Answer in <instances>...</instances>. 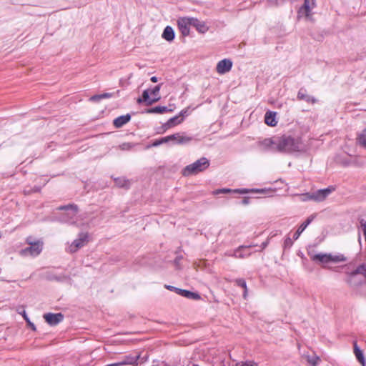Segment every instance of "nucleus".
I'll use <instances>...</instances> for the list:
<instances>
[{
  "label": "nucleus",
  "instance_id": "obj_1",
  "mask_svg": "<svg viewBox=\"0 0 366 366\" xmlns=\"http://www.w3.org/2000/svg\"><path fill=\"white\" fill-rule=\"evenodd\" d=\"M277 149L278 152H305L307 147L303 144L301 139L294 138L290 136H282L277 137Z\"/></svg>",
  "mask_w": 366,
  "mask_h": 366
},
{
  "label": "nucleus",
  "instance_id": "obj_2",
  "mask_svg": "<svg viewBox=\"0 0 366 366\" xmlns=\"http://www.w3.org/2000/svg\"><path fill=\"white\" fill-rule=\"evenodd\" d=\"M209 166V162L206 157H202L192 164L187 165L182 171L184 176L195 175L204 171Z\"/></svg>",
  "mask_w": 366,
  "mask_h": 366
},
{
  "label": "nucleus",
  "instance_id": "obj_3",
  "mask_svg": "<svg viewBox=\"0 0 366 366\" xmlns=\"http://www.w3.org/2000/svg\"><path fill=\"white\" fill-rule=\"evenodd\" d=\"M311 258L313 261H316L321 264L324 267L330 263H338L345 262L346 260L345 256L341 254H332L327 253H319L313 255Z\"/></svg>",
  "mask_w": 366,
  "mask_h": 366
},
{
  "label": "nucleus",
  "instance_id": "obj_4",
  "mask_svg": "<svg viewBox=\"0 0 366 366\" xmlns=\"http://www.w3.org/2000/svg\"><path fill=\"white\" fill-rule=\"evenodd\" d=\"M29 247L19 251V254L22 257H34L38 256L42 251L43 242L41 240L32 241L31 237L26 239Z\"/></svg>",
  "mask_w": 366,
  "mask_h": 366
},
{
  "label": "nucleus",
  "instance_id": "obj_5",
  "mask_svg": "<svg viewBox=\"0 0 366 366\" xmlns=\"http://www.w3.org/2000/svg\"><path fill=\"white\" fill-rule=\"evenodd\" d=\"M59 209L64 210V212L62 214V217L60 219L61 222L70 224H76L79 226L81 225L80 224H77V207L76 205L69 204L67 206L61 207Z\"/></svg>",
  "mask_w": 366,
  "mask_h": 366
},
{
  "label": "nucleus",
  "instance_id": "obj_6",
  "mask_svg": "<svg viewBox=\"0 0 366 366\" xmlns=\"http://www.w3.org/2000/svg\"><path fill=\"white\" fill-rule=\"evenodd\" d=\"M89 242V235L87 233L81 232L78 237L75 239L67 247V251L70 253H74L80 248L83 247Z\"/></svg>",
  "mask_w": 366,
  "mask_h": 366
},
{
  "label": "nucleus",
  "instance_id": "obj_7",
  "mask_svg": "<svg viewBox=\"0 0 366 366\" xmlns=\"http://www.w3.org/2000/svg\"><path fill=\"white\" fill-rule=\"evenodd\" d=\"M315 0H305L304 4L298 10V17L309 19L312 16V11L315 7Z\"/></svg>",
  "mask_w": 366,
  "mask_h": 366
},
{
  "label": "nucleus",
  "instance_id": "obj_8",
  "mask_svg": "<svg viewBox=\"0 0 366 366\" xmlns=\"http://www.w3.org/2000/svg\"><path fill=\"white\" fill-rule=\"evenodd\" d=\"M334 190L335 188L332 187L319 189L312 192V195L310 196V198L312 199V201L320 202L324 201Z\"/></svg>",
  "mask_w": 366,
  "mask_h": 366
},
{
  "label": "nucleus",
  "instance_id": "obj_9",
  "mask_svg": "<svg viewBox=\"0 0 366 366\" xmlns=\"http://www.w3.org/2000/svg\"><path fill=\"white\" fill-rule=\"evenodd\" d=\"M177 25L184 36H188L192 26V17H181L177 20Z\"/></svg>",
  "mask_w": 366,
  "mask_h": 366
},
{
  "label": "nucleus",
  "instance_id": "obj_10",
  "mask_svg": "<svg viewBox=\"0 0 366 366\" xmlns=\"http://www.w3.org/2000/svg\"><path fill=\"white\" fill-rule=\"evenodd\" d=\"M160 98L159 93H143L142 97L138 98L137 102L150 105L157 102Z\"/></svg>",
  "mask_w": 366,
  "mask_h": 366
},
{
  "label": "nucleus",
  "instance_id": "obj_11",
  "mask_svg": "<svg viewBox=\"0 0 366 366\" xmlns=\"http://www.w3.org/2000/svg\"><path fill=\"white\" fill-rule=\"evenodd\" d=\"M232 61L229 59H224L219 61L216 66L217 72L219 74H224L229 72L232 67Z\"/></svg>",
  "mask_w": 366,
  "mask_h": 366
},
{
  "label": "nucleus",
  "instance_id": "obj_12",
  "mask_svg": "<svg viewBox=\"0 0 366 366\" xmlns=\"http://www.w3.org/2000/svg\"><path fill=\"white\" fill-rule=\"evenodd\" d=\"M44 318L49 325L54 326L63 320L64 316L61 313H47L44 315Z\"/></svg>",
  "mask_w": 366,
  "mask_h": 366
},
{
  "label": "nucleus",
  "instance_id": "obj_13",
  "mask_svg": "<svg viewBox=\"0 0 366 366\" xmlns=\"http://www.w3.org/2000/svg\"><path fill=\"white\" fill-rule=\"evenodd\" d=\"M187 110H182L178 116H175L172 118H170L164 126L167 128H171L180 124L183 121L184 117L187 115Z\"/></svg>",
  "mask_w": 366,
  "mask_h": 366
},
{
  "label": "nucleus",
  "instance_id": "obj_14",
  "mask_svg": "<svg viewBox=\"0 0 366 366\" xmlns=\"http://www.w3.org/2000/svg\"><path fill=\"white\" fill-rule=\"evenodd\" d=\"M277 137L267 138L260 142L262 149L277 151Z\"/></svg>",
  "mask_w": 366,
  "mask_h": 366
},
{
  "label": "nucleus",
  "instance_id": "obj_15",
  "mask_svg": "<svg viewBox=\"0 0 366 366\" xmlns=\"http://www.w3.org/2000/svg\"><path fill=\"white\" fill-rule=\"evenodd\" d=\"M167 139L169 141H176L179 144H187L192 141V137L183 136L179 133L167 136Z\"/></svg>",
  "mask_w": 366,
  "mask_h": 366
},
{
  "label": "nucleus",
  "instance_id": "obj_16",
  "mask_svg": "<svg viewBox=\"0 0 366 366\" xmlns=\"http://www.w3.org/2000/svg\"><path fill=\"white\" fill-rule=\"evenodd\" d=\"M131 119V116L127 114L122 115L114 119L113 123L116 128H120L129 122Z\"/></svg>",
  "mask_w": 366,
  "mask_h": 366
},
{
  "label": "nucleus",
  "instance_id": "obj_17",
  "mask_svg": "<svg viewBox=\"0 0 366 366\" xmlns=\"http://www.w3.org/2000/svg\"><path fill=\"white\" fill-rule=\"evenodd\" d=\"M177 293L188 299L199 300L201 298L198 293L192 292L186 290L177 289Z\"/></svg>",
  "mask_w": 366,
  "mask_h": 366
},
{
  "label": "nucleus",
  "instance_id": "obj_18",
  "mask_svg": "<svg viewBox=\"0 0 366 366\" xmlns=\"http://www.w3.org/2000/svg\"><path fill=\"white\" fill-rule=\"evenodd\" d=\"M192 26L195 27L200 33H205L208 30V27L204 21L195 18H192Z\"/></svg>",
  "mask_w": 366,
  "mask_h": 366
},
{
  "label": "nucleus",
  "instance_id": "obj_19",
  "mask_svg": "<svg viewBox=\"0 0 366 366\" xmlns=\"http://www.w3.org/2000/svg\"><path fill=\"white\" fill-rule=\"evenodd\" d=\"M265 124L270 127H274L277 124L276 120V113L273 112H267L264 115Z\"/></svg>",
  "mask_w": 366,
  "mask_h": 366
},
{
  "label": "nucleus",
  "instance_id": "obj_20",
  "mask_svg": "<svg viewBox=\"0 0 366 366\" xmlns=\"http://www.w3.org/2000/svg\"><path fill=\"white\" fill-rule=\"evenodd\" d=\"M272 191L273 190L272 189H235L233 192L235 193H239V194H247L249 192L266 194L269 192H272Z\"/></svg>",
  "mask_w": 366,
  "mask_h": 366
},
{
  "label": "nucleus",
  "instance_id": "obj_21",
  "mask_svg": "<svg viewBox=\"0 0 366 366\" xmlns=\"http://www.w3.org/2000/svg\"><path fill=\"white\" fill-rule=\"evenodd\" d=\"M314 219V217L313 216H310V217L307 218V219L304 222L300 227L299 228L297 229V232L295 233L294 236H293V238L294 239H297L299 238V237L300 236V234L303 232V231L307 228V227L312 222V221Z\"/></svg>",
  "mask_w": 366,
  "mask_h": 366
},
{
  "label": "nucleus",
  "instance_id": "obj_22",
  "mask_svg": "<svg viewBox=\"0 0 366 366\" xmlns=\"http://www.w3.org/2000/svg\"><path fill=\"white\" fill-rule=\"evenodd\" d=\"M175 36L174 29L170 26H167L162 34V37L167 41H172Z\"/></svg>",
  "mask_w": 366,
  "mask_h": 366
},
{
  "label": "nucleus",
  "instance_id": "obj_23",
  "mask_svg": "<svg viewBox=\"0 0 366 366\" xmlns=\"http://www.w3.org/2000/svg\"><path fill=\"white\" fill-rule=\"evenodd\" d=\"M354 353L360 363H361L362 365L365 366V359L364 357L362 351L360 349L356 342L354 343Z\"/></svg>",
  "mask_w": 366,
  "mask_h": 366
},
{
  "label": "nucleus",
  "instance_id": "obj_24",
  "mask_svg": "<svg viewBox=\"0 0 366 366\" xmlns=\"http://www.w3.org/2000/svg\"><path fill=\"white\" fill-rule=\"evenodd\" d=\"M297 99L312 104L316 102V99L307 93H298Z\"/></svg>",
  "mask_w": 366,
  "mask_h": 366
},
{
  "label": "nucleus",
  "instance_id": "obj_25",
  "mask_svg": "<svg viewBox=\"0 0 366 366\" xmlns=\"http://www.w3.org/2000/svg\"><path fill=\"white\" fill-rule=\"evenodd\" d=\"M110 97H112V95L110 93H102L101 94L92 96V97L89 98V100L93 102H97L104 99H108Z\"/></svg>",
  "mask_w": 366,
  "mask_h": 366
},
{
  "label": "nucleus",
  "instance_id": "obj_26",
  "mask_svg": "<svg viewBox=\"0 0 366 366\" xmlns=\"http://www.w3.org/2000/svg\"><path fill=\"white\" fill-rule=\"evenodd\" d=\"M114 182L119 187H128L130 185V182L124 177L115 178Z\"/></svg>",
  "mask_w": 366,
  "mask_h": 366
},
{
  "label": "nucleus",
  "instance_id": "obj_27",
  "mask_svg": "<svg viewBox=\"0 0 366 366\" xmlns=\"http://www.w3.org/2000/svg\"><path fill=\"white\" fill-rule=\"evenodd\" d=\"M305 358H306L307 361L313 366H316L317 364L320 361V357L315 354H313L312 355H305Z\"/></svg>",
  "mask_w": 366,
  "mask_h": 366
},
{
  "label": "nucleus",
  "instance_id": "obj_28",
  "mask_svg": "<svg viewBox=\"0 0 366 366\" xmlns=\"http://www.w3.org/2000/svg\"><path fill=\"white\" fill-rule=\"evenodd\" d=\"M357 141L361 146L366 148V128L360 133Z\"/></svg>",
  "mask_w": 366,
  "mask_h": 366
},
{
  "label": "nucleus",
  "instance_id": "obj_29",
  "mask_svg": "<svg viewBox=\"0 0 366 366\" xmlns=\"http://www.w3.org/2000/svg\"><path fill=\"white\" fill-rule=\"evenodd\" d=\"M236 284L239 286V287H242V288H244V293H243V297L244 299L247 298V284H246V282L244 279H237L236 280Z\"/></svg>",
  "mask_w": 366,
  "mask_h": 366
},
{
  "label": "nucleus",
  "instance_id": "obj_30",
  "mask_svg": "<svg viewBox=\"0 0 366 366\" xmlns=\"http://www.w3.org/2000/svg\"><path fill=\"white\" fill-rule=\"evenodd\" d=\"M247 247H240L237 250L234 252V256L237 258H244L249 255V254H243L242 250L247 249Z\"/></svg>",
  "mask_w": 366,
  "mask_h": 366
},
{
  "label": "nucleus",
  "instance_id": "obj_31",
  "mask_svg": "<svg viewBox=\"0 0 366 366\" xmlns=\"http://www.w3.org/2000/svg\"><path fill=\"white\" fill-rule=\"evenodd\" d=\"M167 110V107H156L151 110H149V112H154V113H163Z\"/></svg>",
  "mask_w": 366,
  "mask_h": 366
},
{
  "label": "nucleus",
  "instance_id": "obj_32",
  "mask_svg": "<svg viewBox=\"0 0 366 366\" xmlns=\"http://www.w3.org/2000/svg\"><path fill=\"white\" fill-rule=\"evenodd\" d=\"M285 0H267L268 4L271 6L282 5L285 2Z\"/></svg>",
  "mask_w": 366,
  "mask_h": 366
},
{
  "label": "nucleus",
  "instance_id": "obj_33",
  "mask_svg": "<svg viewBox=\"0 0 366 366\" xmlns=\"http://www.w3.org/2000/svg\"><path fill=\"white\" fill-rule=\"evenodd\" d=\"M169 142L168 139H167V137H163L162 139H160L159 140H157L155 141L153 144H152V146L154 147H157V146H159L163 143H166Z\"/></svg>",
  "mask_w": 366,
  "mask_h": 366
},
{
  "label": "nucleus",
  "instance_id": "obj_34",
  "mask_svg": "<svg viewBox=\"0 0 366 366\" xmlns=\"http://www.w3.org/2000/svg\"><path fill=\"white\" fill-rule=\"evenodd\" d=\"M236 366H258L253 362H241L237 363Z\"/></svg>",
  "mask_w": 366,
  "mask_h": 366
},
{
  "label": "nucleus",
  "instance_id": "obj_35",
  "mask_svg": "<svg viewBox=\"0 0 366 366\" xmlns=\"http://www.w3.org/2000/svg\"><path fill=\"white\" fill-rule=\"evenodd\" d=\"M311 195H312V192L302 194L300 195V199L302 201H310V200H312V199L310 198V196H311Z\"/></svg>",
  "mask_w": 366,
  "mask_h": 366
},
{
  "label": "nucleus",
  "instance_id": "obj_36",
  "mask_svg": "<svg viewBox=\"0 0 366 366\" xmlns=\"http://www.w3.org/2000/svg\"><path fill=\"white\" fill-rule=\"evenodd\" d=\"M132 147V144L131 143H129V142H127V143H123L122 144L119 145V148L122 149V150H129Z\"/></svg>",
  "mask_w": 366,
  "mask_h": 366
},
{
  "label": "nucleus",
  "instance_id": "obj_37",
  "mask_svg": "<svg viewBox=\"0 0 366 366\" xmlns=\"http://www.w3.org/2000/svg\"><path fill=\"white\" fill-rule=\"evenodd\" d=\"M23 317H24V320L26 321L29 326L31 328V330H36L35 325L29 320V319L28 318V317L25 312L24 313Z\"/></svg>",
  "mask_w": 366,
  "mask_h": 366
},
{
  "label": "nucleus",
  "instance_id": "obj_38",
  "mask_svg": "<svg viewBox=\"0 0 366 366\" xmlns=\"http://www.w3.org/2000/svg\"><path fill=\"white\" fill-rule=\"evenodd\" d=\"M232 192V191L229 189H221L215 190L214 192V194H222V193H229V192Z\"/></svg>",
  "mask_w": 366,
  "mask_h": 366
},
{
  "label": "nucleus",
  "instance_id": "obj_39",
  "mask_svg": "<svg viewBox=\"0 0 366 366\" xmlns=\"http://www.w3.org/2000/svg\"><path fill=\"white\" fill-rule=\"evenodd\" d=\"M293 244L292 240L290 237H287L284 242L285 247H290Z\"/></svg>",
  "mask_w": 366,
  "mask_h": 366
},
{
  "label": "nucleus",
  "instance_id": "obj_40",
  "mask_svg": "<svg viewBox=\"0 0 366 366\" xmlns=\"http://www.w3.org/2000/svg\"><path fill=\"white\" fill-rule=\"evenodd\" d=\"M160 90V85H157L151 91L149 89H144L143 92H159Z\"/></svg>",
  "mask_w": 366,
  "mask_h": 366
},
{
  "label": "nucleus",
  "instance_id": "obj_41",
  "mask_svg": "<svg viewBox=\"0 0 366 366\" xmlns=\"http://www.w3.org/2000/svg\"><path fill=\"white\" fill-rule=\"evenodd\" d=\"M167 289H168L169 290H171V291H175L177 292V287H173V286H170V285H166L165 286Z\"/></svg>",
  "mask_w": 366,
  "mask_h": 366
},
{
  "label": "nucleus",
  "instance_id": "obj_42",
  "mask_svg": "<svg viewBox=\"0 0 366 366\" xmlns=\"http://www.w3.org/2000/svg\"><path fill=\"white\" fill-rule=\"evenodd\" d=\"M249 198H248V197H244V198L242 199V203L243 204H249Z\"/></svg>",
  "mask_w": 366,
  "mask_h": 366
},
{
  "label": "nucleus",
  "instance_id": "obj_43",
  "mask_svg": "<svg viewBox=\"0 0 366 366\" xmlns=\"http://www.w3.org/2000/svg\"><path fill=\"white\" fill-rule=\"evenodd\" d=\"M267 244H268V242H263V243L262 244V249H264V248L267 246Z\"/></svg>",
  "mask_w": 366,
  "mask_h": 366
},
{
  "label": "nucleus",
  "instance_id": "obj_44",
  "mask_svg": "<svg viewBox=\"0 0 366 366\" xmlns=\"http://www.w3.org/2000/svg\"><path fill=\"white\" fill-rule=\"evenodd\" d=\"M151 81H152V82H157V78L156 76H152V77L151 78Z\"/></svg>",
  "mask_w": 366,
  "mask_h": 366
}]
</instances>
